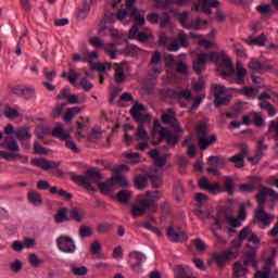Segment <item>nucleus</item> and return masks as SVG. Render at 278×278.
I'll list each match as a JSON object with an SVG mask.
<instances>
[{"label":"nucleus","instance_id":"obj_22","mask_svg":"<svg viewBox=\"0 0 278 278\" xmlns=\"http://www.w3.org/2000/svg\"><path fill=\"white\" fill-rule=\"evenodd\" d=\"M129 17L134 18V25L131 27H136L137 29H140V27H144L147 21L144 20V16L140 15L138 11H131L129 13Z\"/></svg>","mask_w":278,"mask_h":278},{"label":"nucleus","instance_id":"obj_52","mask_svg":"<svg viewBox=\"0 0 278 278\" xmlns=\"http://www.w3.org/2000/svg\"><path fill=\"white\" fill-rule=\"evenodd\" d=\"M192 244H194L197 251H199V253H203V251H205L207 249V245L205 244V242H203V240H201V238H197L194 240H191Z\"/></svg>","mask_w":278,"mask_h":278},{"label":"nucleus","instance_id":"obj_61","mask_svg":"<svg viewBox=\"0 0 278 278\" xmlns=\"http://www.w3.org/2000/svg\"><path fill=\"white\" fill-rule=\"evenodd\" d=\"M233 49H235V53L239 58H244V55H247V50L244 49V46H242L240 43H235Z\"/></svg>","mask_w":278,"mask_h":278},{"label":"nucleus","instance_id":"obj_46","mask_svg":"<svg viewBox=\"0 0 278 278\" xmlns=\"http://www.w3.org/2000/svg\"><path fill=\"white\" fill-rule=\"evenodd\" d=\"M194 201L198 205V207H203V204L206 203V201H210V197L205 193H195Z\"/></svg>","mask_w":278,"mask_h":278},{"label":"nucleus","instance_id":"obj_26","mask_svg":"<svg viewBox=\"0 0 278 278\" xmlns=\"http://www.w3.org/2000/svg\"><path fill=\"white\" fill-rule=\"evenodd\" d=\"M142 49L136 45H128L121 53L126 58H136Z\"/></svg>","mask_w":278,"mask_h":278},{"label":"nucleus","instance_id":"obj_25","mask_svg":"<svg viewBox=\"0 0 278 278\" xmlns=\"http://www.w3.org/2000/svg\"><path fill=\"white\" fill-rule=\"evenodd\" d=\"M233 84H239V86H244V77L247 76V68L237 66L235 71Z\"/></svg>","mask_w":278,"mask_h":278},{"label":"nucleus","instance_id":"obj_18","mask_svg":"<svg viewBox=\"0 0 278 278\" xmlns=\"http://www.w3.org/2000/svg\"><path fill=\"white\" fill-rule=\"evenodd\" d=\"M132 195L134 192L123 189L116 193L115 200L118 201L121 205H129Z\"/></svg>","mask_w":278,"mask_h":278},{"label":"nucleus","instance_id":"obj_55","mask_svg":"<svg viewBox=\"0 0 278 278\" xmlns=\"http://www.w3.org/2000/svg\"><path fill=\"white\" fill-rule=\"evenodd\" d=\"M159 21H161V27H167V25H170V15L168 12H163L162 15H160Z\"/></svg>","mask_w":278,"mask_h":278},{"label":"nucleus","instance_id":"obj_20","mask_svg":"<svg viewBox=\"0 0 278 278\" xmlns=\"http://www.w3.org/2000/svg\"><path fill=\"white\" fill-rule=\"evenodd\" d=\"M0 157H2V160H7L8 162H14V160H16V157L22 159V163L23 164H27V162H29V157L28 156H23L20 153H12V152H8V151H0Z\"/></svg>","mask_w":278,"mask_h":278},{"label":"nucleus","instance_id":"obj_36","mask_svg":"<svg viewBox=\"0 0 278 278\" xmlns=\"http://www.w3.org/2000/svg\"><path fill=\"white\" fill-rule=\"evenodd\" d=\"M114 79L116 84H125V73H123V67L118 63L115 64Z\"/></svg>","mask_w":278,"mask_h":278},{"label":"nucleus","instance_id":"obj_13","mask_svg":"<svg viewBox=\"0 0 278 278\" xmlns=\"http://www.w3.org/2000/svg\"><path fill=\"white\" fill-rule=\"evenodd\" d=\"M149 207H153V202H151V200L142 199L139 201V205H131L130 214L134 216V218L144 216Z\"/></svg>","mask_w":278,"mask_h":278},{"label":"nucleus","instance_id":"obj_54","mask_svg":"<svg viewBox=\"0 0 278 278\" xmlns=\"http://www.w3.org/2000/svg\"><path fill=\"white\" fill-rule=\"evenodd\" d=\"M188 16H190V13L188 11H184L181 13L178 14V23L181 24V27H184V29H186V27H188V23H186V21H188Z\"/></svg>","mask_w":278,"mask_h":278},{"label":"nucleus","instance_id":"obj_11","mask_svg":"<svg viewBox=\"0 0 278 278\" xmlns=\"http://www.w3.org/2000/svg\"><path fill=\"white\" fill-rule=\"evenodd\" d=\"M144 110H147L144 104H140L138 102H136L130 109V116L136 121V123H139V125H144V123H149V115L140 113L144 112Z\"/></svg>","mask_w":278,"mask_h":278},{"label":"nucleus","instance_id":"obj_2","mask_svg":"<svg viewBox=\"0 0 278 278\" xmlns=\"http://www.w3.org/2000/svg\"><path fill=\"white\" fill-rule=\"evenodd\" d=\"M266 197H269L270 201H278V193L273 188L264 187L255 195L258 204L257 208L255 210V218L260 223H263L264 227H268V225H270V216L264 211V205H266Z\"/></svg>","mask_w":278,"mask_h":278},{"label":"nucleus","instance_id":"obj_47","mask_svg":"<svg viewBox=\"0 0 278 278\" xmlns=\"http://www.w3.org/2000/svg\"><path fill=\"white\" fill-rule=\"evenodd\" d=\"M113 227L114 226H112V224L110 223H101L97 226L96 230L98 231V233H110Z\"/></svg>","mask_w":278,"mask_h":278},{"label":"nucleus","instance_id":"obj_32","mask_svg":"<svg viewBox=\"0 0 278 278\" xmlns=\"http://www.w3.org/2000/svg\"><path fill=\"white\" fill-rule=\"evenodd\" d=\"M201 25H207V21L201 20V17H197L195 20H192L189 25L186 26V29H194L195 31H199V29H203Z\"/></svg>","mask_w":278,"mask_h":278},{"label":"nucleus","instance_id":"obj_48","mask_svg":"<svg viewBox=\"0 0 278 278\" xmlns=\"http://www.w3.org/2000/svg\"><path fill=\"white\" fill-rule=\"evenodd\" d=\"M237 92L239 94H243L248 99H254L255 98V97H253V93L255 92V88H253V87H243L241 89H238Z\"/></svg>","mask_w":278,"mask_h":278},{"label":"nucleus","instance_id":"obj_5","mask_svg":"<svg viewBox=\"0 0 278 278\" xmlns=\"http://www.w3.org/2000/svg\"><path fill=\"white\" fill-rule=\"evenodd\" d=\"M195 129L198 131L199 149L201 151H206L210 144H214L216 140H218L216 134H213L210 137H207V125L203 122L200 123Z\"/></svg>","mask_w":278,"mask_h":278},{"label":"nucleus","instance_id":"obj_49","mask_svg":"<svg viewBox=\"0 0 278 278\" xmlns=\"http://www.w3.org/2000/svg\"><path fill=\"white\" fill-rule=\"evenodd\" d=\"M146 197H148V201H151V203L153 205V202L160 201V199H162V192H160L159 190L147 191Z\"/></svg>","mask_w":278,"mask_h":278},{"label":"nucleus","instance_id":"obj_43","mask_svg":"<svg viewBox=\"0 0 278 278\" xmlns=\"http://www.w3.org/2000/svg\"><path fill=\"white\" fill-rule=\"evenodd\" d=\"M112 186H114V182L112 184L109 179V182H99L98 189L101 194H110V192H112Z\"/></svg>","mask_w":278,"mask_h":278},{"label":"nucleus","instance_id":"obj_19","mask_svg":"<svg viewBox=\"0 0 278 278\" xmlns=\"http://www.w3.org/2000/svg\"><path fill=\"white\" fill-rule=\"evenodd\" d=\"M68 207H61L56 211L54 215V222L60 225L62 223H71V216H68Z\"/></svg>","mask_w":278,"mask_h":278},{"label":"nucleus","instance_id":"obj_3","mask_svg":"<svg viewBox=\"0 0 278 278\" xmlns=\"http://www.w3.org/2000/svg\"><path fill=\"white\" fill-rule=\"evenodd\" d=\"M101 179H103V176L94 169L87 170L86 175H74L72 177V180H74L77 186H83V188H86L89 192L97 190L92 187V184H99Z\"/></svg>","mask_w":278,"mask_h":278},{"label":"nucleus","instance_id":"obj_51","mask_svg":"<svg viewBox=\"0 0 278 278\" xmlns=\"http://www.w3.org/2000/svg\"><path fill=\"white\" fill-rule=\"evenodd\" d=\"M144 229H148V231H152V233H155V236H157V238H162V230H160V228L151 225V223L149 222H144L143 224Z\"/></svg>","mask_w":278,"mask_h":278},{"label":"nucleus","instance_id":"obj_58","mask_svg":"<svg viewBox=\"0 0 278 278\" xmlns=\"http://www.w3.org/2000/svg\"><path fill=\"white\" fill-rule=\"evenodd\" d=\"M4 116L14 121V118H18V111L16 109L9 108L4 111Z\"/></svg>","mask_w":278,"mask_h":278},{"label":"nucleus","instance_id":"obj_31","mask_svg":"<svg viewBox=\"0 0 278 278\" xmlns=\"http://www.w3.org/2000/svg\"><path fill=\"white\" fill-rule=\"evenodd\" d=\"M111 184H119L122 188H129V181L127 178L121 174L115 175L114 177L110 178Z\"/></svg>","mask_w":278,"mask_h":278},{"label":"nucleus","instance_id":"obj_60","mask_svg":"<svg viewBox=\"0 0 278 278\" xmlns=\"http://www.w3.org/2000/svg\"><path fill=\"white\" fill-rule=\"evenodd\" d=\"M178 42L180 45V47H188L190 43L188 42V35L184 31H180L178 34Z\"/></svg>","mask_w":278,"mask_h":278},{"label":"nucleus","instance_id":"obj_29","mask_svg":"<svg viewBox=\"0 0 278 278\" xmlns=\"http://www.w3.org/2000/svg\"><path fill=\"white\" fill-rule=\"evenodd\" d=\"M27 199L29 203L36 207H38V205H42V195L34 190L28 192Z\"/></svg>","mask_w":278,"mask_h":278},{"label":"nucleus","instance_id":"obj_50","mask_svg":"<svg viewBox=\"0 0 278 278\" xmlns=\"http://www.w3.org/2000/svg\"><path fill=\"white\" fill-rule=\"evenodd\" d=\"M88 14H90V5L85 4L77 14V18L78 21H84L86 18H88Z\"/></svg>","mask_w":278,"mask_h":278},{"label":"nucleus","instance_id":"obj_59","mask_svg":"<svg viewBox=\"0 0 278 278\" xmlns=\"http://www.w3.org/2000/svg\"><path fill=\"white\" fill-rule=\"evenodd\" d=\"M72 273H74L77 277H84L85 275H88V267L87 266L73 267Z\"/></svg>","mask_w":278,"mask_h":278},{"label":"nucleus","instance_id":"obj_41","mask_svg":"<svg viewBox=\"0 0 278 278\" xmlns=\"http://www.w3.org/2000/svg\"><path fill=\"white\" fill-rule=\"evenodd\" d=\"M15 136L18 140H29L31 138V132H29V128H18L15 131Z\"/></svg>","mask_w":278,"mask_h":278},{"label":"nucleus","instance_id":"obj_8","mask_svg":"<svg viewBox=\"0 0 278 278\" xmlns=\"http://www.w3.org/2000/svg\"><path fill=\"white\" fill-rule=\"evenodd\" d=\"M168 113H164L161 116V121L164 125H170V127H174L175 132L173 134H184V128L179 127V121H177V113H175V111H173V109H168L167 110Z\"/></svg>","mask_w":278,"mask_h":278},{"label":"nucleus","instance_id":"obj_33","mask_svg":"<svg viewBox=\"0 0 278 278\" xmlns=\"http://www.w3.org/2000/svg\"><path fill=\"white\" fill-rule=\"evenodd\" d=\"M228 162L235 164L236 168H244V155L235 154L228 159Z\"/></svg>","mask_w":278,"mask_h":278},{"label":"nucleus","instance_id":"obj_27","mask_svg":"<svg viewBox=\"0 0 278 278\" xmlns=\"http://www.w3.org/2000/svg\"><path fill=\"white\" fill-rule=\"evenodd\" d=\"M208 166H214L216 168H223L227 164V159L225 156H208Z\"/></svg>","mask_w":278,"mask_h":278},{"label":"nucleus","instance_id":"obj_64","mask_svg":"<svg viewBox=\"0 0 278 278\" xmlns=\"http://www.w3.org/2000/svg\"><path fill=\"white\" fill-rule=\"evenodd\" d=\"M11 270L13 273H18L20 270H23V262H21V260H16L11 263Z\"/></svg>","mask_w":278,"mask_h":278},{"label":"nucleus","instance_id":"obj_34","mask_svg":"<svg viewBox=\"0 0 278 278\" xmlns=\"http://www.w3.org/2000/svg\"><path fill=\"white\" fill-rule=\"evenodd\" d=\"M92 233H93L92 227L90 226L83 225L78 229V236L81 240H85V238L92 237Z\"/></svg>","mask_w":278,"mask_h":278},{"label":"nucleus","instance_id":"obj_4","mask_svg":"<svg viewBox=\"0 0 278 278\" xmlns=\"http://www.w3.org/2000/svg\"><path fill=\"white\" fill-rule=\"evenodd\" d=\"M160 138L157 141L152 142L153 147H157V144H162V142H166L167 147L170 149H175L177 144H179V140L181 139V134L176 132L174 134L173 130L161 127V130H159Z\"/></svg>","mask_w":278,"mask_h":278},{"label":"nucleus","instance_id":"obj_63","mask_svg":"<svg viewBox=\"0 0 278 278\" xmlns=\"http://www.w3.org/2000/svg\"><path fill=\"white\" fill-rule=\"evenodd\" d=\"M251 227L245 226L243 227V229H241L239 231L238 238L241 239L242 241L247 240V238L249 237V233H251Z\"/></svg>","mask_w":278,"mask_h":278},{"label":"nucleus","instance_id":"obj_30","mask_svg":"<svg viewBox=\"0 0 278 278\" xmlns=\"http://www.w3.org/2000/svg\"><path fill=\"white\" fill-rule=\"evenodd\" d=\"M148 179H150L152 188L160 189L162 186H164V180L162 179V176L157 174H149Z\"/></svg>","mask_w":278,"mask_h":278},{"label":"nucleus","instance_id":"obj_37","mask_svg":"<svg viewBox=\"0 0 278 278\" xmlns=\"http://www.w3.org/2000/svg\"><path fill=\"white\" fill-rule=\"evenodd\" d=\"M21 97H23L26 101L29 99H36V88L26 87L22 89Z\"/></svg>","mask_w":278,"mask_h":278},{"label":"nucleus","instance_id":"obj_21","mask_svg":"<svg viewBox=\"0 0 278 278\" xmlns=\"http://www.w3.org/2000/svg\"><path fill=\"white\" fill-rule=\"evenodd\" d=\"M134 184L137 190H144V188H147V184H149V175L148 176L142 174L135 175Z\"/></svg>","mask_w":278,"mask_h":278},{"label":"nucleus","instance_id":"obj_14","mask_svg":"<svg viewBox=\"0 0 278 278\" xmlns=\"http://www.w3.org/2000/svg\"><path fill=\"white\" fill-rule=\"evenodd\" d=\"M247 251L244 252V266H252L253 268H257V248L251 247V244H247Z\"/></svg>","mask_w":278,"mask_h":278},{"label":"nucleus","instance_id":"obj_35","mask_svg":"<svg viewBox=\"0 0 278 278\" xmlns=\"http://www.w3.org/2000/svg\"><path fill=\"white\" fill-rule=\"evenodd\" d=\"M231 99H232L231 94H227L225 97L219 96L218 98H214V105L215 108L227 105L228 103H231Z\"/></svg>","mask_w":278,"mask_h":278},{"label":"nucleus","instance_id":"obj_62","mask_svg":"<svg viewBox=\"0 0 278 278\" xmlns=\"http://www.w3.org/2000/svg\"><path fill=\"white\" fill-rule=\"evenodd\" d=\"M160 62H162V52L156 50L153 52L150 64H160Z\"/></svg>","mask_w":278,"mask_h":278},{"label":"nucleus","instance_id":"obj_56","mask_svg":"<svg viewBox=\"0 0 278 278\" xmlns=\"http://www.w3.org/2000/svg\"><path fill=\"white\" fill-rule=\"evenodd\" d=\"M226 223L227 225H230V227H241L242 223L240 222V218H236L233 216L227 215L226 216Z\"/></svg>","mask_w":278,"mask_h":278},{"label":"nucleus","instance_id":"obj_17","mask_svg":"<svg viewBox=\"0 0 278 278\" xmlns=\"http://www.w3.org/2000/svg\"><path fill=\"white\" fill-rule=\"evenodd\" d=\"M205 64H207V53L201 52L198 54L195 61H193V71L197 75H201L202 68H204Z\"/></svg>","mask_w":278,"mask_h":278},{"label":"nucleus","instance_id":"obj_42","mask_svg":"<svg viewBox=\"0 0 278 278\" xmlns=\"http://www.w3.org/2000/svg\"><path fill=\"white\" fill-rule=\"evenodd\" d=\"M64 108H66V103H60V104L55 105L52 109L50 118H60V116H62V112H63Z\"/></svg>","mask_w":278,"mask_h":278},{"label":"nucleus","instance_id":"obj_6","mask_svg":"<svg viewBox=\"0 0 278 278\" xmlns=\"http://www.w3.org/2000/svg\"><path fill=\"white\" fill-rule=\"evenodd\" d=\"M53 138H60V140L65 141L66 149H71L73 153H81V150L77 148L75 141L71 140V134L64 131L62 127H55L52 129Z\"/></svg>","mask_w":278,"mask_h":278},{"label":"nucleus","instance_id":"obj_16","mask_svg":"<svg viewBox=\"0 0 278 278\" xmlns=\"http://www.w3.org/2000/svg\"><path fill=\"white\" fill-rule=\"evenodd\" d=\"M167 237L170 242H186L188 240V235L184 231H175V228H167Z\"/></svg>","mask_w":278,"mask_h":278},{"label":"nucleus","instance_id":"obj_44","mask_svg":"<svg viewBox=\"0 0 278 278\" xmlns=\"http://www.w3.org/2000/svg\"><path fill=\"white\" fill-rule=\"evenodd\" d=\"M211 91L213 92L214 99H216L225 94V87L223 85L214 84L211 87Z\"/></svg>","mask_w":278,"mask_h":278},{"label":"nucleus","instance_id":"obj_15","mask_svg":"<svg viewBox=\"0 0 278 278\" xmlns=\"http://www.w3.org/2000/svg\"><path fill=\"white\" fill-rule=\"evenodd\" d=\"M30 164H34L35 166H38L39 168H42V170H51L55 168H60V163L54 161H49L45 157L41 159H33L30 161Z\"/></svg>","mask_w":278,"mask_h":278},{"label":"nucleus","instance_id":"obj_53","mask_svg":"<svg viewBox=\"0 0 278 278\" xmlns=\"http://www.w3.org/2000/svg\"><path fill=\"white\" fill-rule=\"evenodd\" d=\"M266 39V35L262 34L261 36L253 38L252 40L248 41V45L253 46L256 45V47H264L265 42L264 40Z\"/></svg>","mask_w":278,"mask_h":278},{"label":"nucleus","instance_id":"obj_45","mask_svg":"<svg viewBox=\"0 0 278 278\" xmlns=\"http://www.w3.org/2000/svg\"><path fill=\"white\" fill-rule=\"evenodd\" d=\"M124 156L128 160L129 164H140V153L138 152L125 153Z\"/></svg>","mask_w":278,"mask_h":278},{"label":"nucleus","instance_id":"obj_24","mask_svg":"<svg viewBox=\"0 0 278 278\" xmlns=\"http://www.w3.org/2000/svg\"><path fill=\"white\" fill-rule=\"evenodd\" d=\"M210 8V0H199V3H194L195 12H203V14H212V9Z\"/></svg>","mask_w":278,"mask_h":278},{"label":"nucleus","instance_id":"obj_7","mask_svg":"<svg viewBox=\"0 0 278 278\" xmlns=\"http://www.w3.org/2000/svg\"><path fill=\"white\" fill-rule=\"evenodd\" d=\"M56 247L62 253H75L77 251V245H75V240L70 236L61 235L56 239Z\"/></svg>","mask_w":278,"mask_h":278},{"label":"nucleus","instance_id":"obj_1","mask_svg":"<svg viewBox=\"0 0 278 278\" xmlns=\"http://www.w3.org/2000/svg\"><path fill=\"white\" fill-rule=\"evenodd\" d=\"M198 188L204 192H208V194H223V192L233 194V192H236V185L231 176H226L224 178V188L220 186V182H212L210 181V178L203 176L198 181Z\"/></svg>","mask_w":278,"mask_h":278},{"label":"nucleus","instance_id":"obj_40","mask_svg":"<svg viewBox=\"0 0 278 278\" xmlns=\"http://www.w3.org/2000/svg\"><path fill=\"white\" fill-rule=\"evenodd\" d=\"M28 262L33 268H38V266L45 264V260L39 258L35 253L28 255Z\"/></svg>","mask_w":278,"mask_h":278},{"label":"nucleus","instance_id":"obj_10","mask_svg":"<svg viewBox=\"0 0 278 278\" xmlns=\"http://www.w3.org/2000/svg\"><path fill=\"white\" fill-rule=\"evenodd\" d=\"M147 256L142 252L132 251L129 253V264L134 273H142V262Z\"/></svg>","mask_w":278,"mask_h":278},{"label":"nucleus","instance_id":"obj_12","mask_svg":"<svg viewBox=\"0 0 278 278\" xmlns=\"http://www.w3.org/2000/svg\"><path fill=\"white\" fill-rule=\"evenodd\" d=\"M240 255L238 251H224L220 254H214L213 260L217 264L219 268H225V262H229V260H236Z\"/></svg>","mask_w":278,"mask_h":278},{"label":"nucleus","instance_id":"obj_23","mask_svg":"<svg viewBox=\"0 0 278 278\" xmlns=\"http://www.w3.org/2000/svg\"><path fill=\"white\" fill-rule=\"evenodd\" d=\"M70 218L71 220H75L76 223H81L84 218H86V212L79 207H73L70 211Z\"/></svg>","mask_w":278,"mask_h":278},{"label":"nucleus","instance_id":"obj_38","mask_svg":"<svg viewBox=\"0 0 278 278\" xmlns=\"http://www.w3.org/2000/svg\"><path fill=\"white\" fill-rule=\"evenodd\" d=\"M233 75H236V68L233 67H227L226 71L220 72L223 79H226V81H229L230 84H233Z\"/></svg>","mask_w":278,"mask_h":278},{"label":"nucleus","instance_id":"obj_28","mask_svg":"<svg viewBox=\"0 0 278 278\" xmlns=\"http://www.w3.org/2000/svg\"><path fill=\"white\" fill-rule=\"evenodd\" d=\"M80 112L81 109L78 106L68 108L63 115L64 122L71 123V121H73V118H75V116H77V114H79Z\"/></svg>","mask_w":278,"mask_h":278},{"label":"nucleus","instance_id":"obj_9","mask_svg":"<svg viewBox=\"0 0 278 278\" xmlns=\"http://www.w3.org/2000/svg\"><path fill=\"white\" fill-rule=\"evenodd\" d=\"M129 40H137L138 42L144 43L149 42V40H154L155 35L151 31H140V28L130 27L128 31Z\"/></svg>","mask_w":278,"mask_h":278},{"label":"nucleus","instance_id":"obj_39","mask_svg":"<svg viewBox=\"0 0 278 278\" xmlns=\"http://www.w3.org/2000/svg\"><path fill=\"white\" fill-rule=\"evenodd\" d=\"M248 68L252 71V73H262V62L257 59H251Z\"/></svg>","mask_w":278,"mask_h":278},{"label":"nucleus","instance_id":"obj_57","mask_svg":"<svg viewBox=\"0 0 278 278\" xmlns=\"http://www.w3.org/2000/svg\"><path fill=\"white\" fill-rule=\"evenodd\" d=\"M56 75H58V72H55V70H51L49 72V68L47 67L43 68V77H46L48 81H53Z\"/></svg>","mask_w":278,"mask_h":278}]
</instances>
